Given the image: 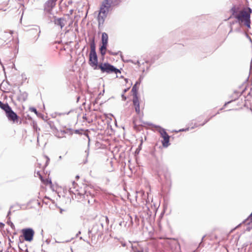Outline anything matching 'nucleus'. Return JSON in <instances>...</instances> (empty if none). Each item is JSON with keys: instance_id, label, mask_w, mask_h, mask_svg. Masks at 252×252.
<instances>
[{"instance_id": "obj_25", "label": "nucleus", "mask_w": 252, "mask_h": 252, "mask_svg": "<svg viewBox=\"0 0 252 252\" xmlns=\"http://www.w3.org/2000/svg\"><path fill=\"white\" fill-rule=\"evenodd\" d=\"M33 111H34V112L36 113V110L35 109H33Z\"/></svg>"}, {"instance_id": "obj_21", "label": "nucleus", "mask_w": 252, "mask_h": 252, "mask_svg": "<svg viewBox=\"0 0 252 252\" xmlns=\"http://www.w3.org/2000/svg\"><path fill=\"white\" fill-rule=\"evenodd\" d=\"M122 99L123 100L125 101L126 100V96L124 94H123L122 95Z\"/></svg>"}, {"instance_id": "obj_17", "label": "nucleus", "mask_w": 252, "mask_h": 252, "mask_svg": "<svg viewBox=\"0 0 252 252\" xmlns=\"http://www.w3.org/2000/svg\"><path fill=\"white\" fill-rule=\"evenodd\" d=\"M96 53L95 52V45L94 40H93L92 42L90 44V53Z\"/></svg>"}, {"instance_id": "obj_20", "label": "nucleus", "mask_w": 252, "mask_h": 252, "mask_svg": "<svg viewBox=\"0 0 252 252\" xmlns=\"http://www.w3.org/2000/svg\"><path fill=\"white\" fill-rule=\"evenodd\" d=\"M107 53L108 54H109L110 55H114V56H116V55H117V53H116V52H112V51H110V50H108L107 51Z\"/></svg>"}, {"instance_id": "obj_2", "label": "nucleus", "mask_w": 252, "mask_h": 252, "mask_svg": "<svg viewBox=\"0 0 252 252\" xmlns=\"http://www.w3.org/2000/svg\"><path fill=\"white\" fill-rule=\"evenodd\" d=\"M98 69H99L101 72L108 74L112 73L117 74L118 73H121L119 69L116 68L113 65L108 63H100Z\"/></svg>"}, {"instance_id": "obj_22", "label": "nucleus", "mask_w": 252, "mask_h": 252, "mask_svg": "<svg viewBox=\"0 0 252 252\" xmlns=\"http://www.w3.org/2000/svg\"><path fill=\"white\" fill-rule=\"evenodd\" d=\"M90 190H92V189L91 188V189H90ZM88 198L89 199V196H92L91 192V190H90V193H88Z\"/></svg>"}, {"instance_id": "obj_4", "label": "nucleus", "mask_w": 252, "mask_h": 252, "mask_svg": "<svg viewBox=\"0 0 252 252\" xmlns=\"http://www.w3.org/2000/svg\"><path fill=\"white\" fill-rule=\"evenodd\" d=\"M109 10L105 9L102 6H100L99 12L97 17V20L98 22V26L99 27L101 25H102L104 24L105 18L107 17V14Z\"/></svg>"}, {"instance_id": "obj_9", "label": "nucleus", "mask_w": 252, "mask_h": 252, "mask_svg": "<svg viewBox=\"0 0 252 252\" xmlns=\"http://www.w3.org/2000/svg\"><path fill=\"white\" fill-rule=\"evenodd\" d=\"M6 115L8 120L12 121L13 123L18 122V116L11 109L6 114Z\"/></svg>"}, {"instance_id": "obj_8", "label": "nucleus", "mask_w": 252, "mask_h": 252, "mask_svg": "<svg viewBox=\"0 0 252 252\" xmlns=\"http://www.w3.org/2000/svg\"><path fill=\"white\" fill-rule=\"evenodd\" d=\"M159 132L160 134V136L163 139V140L161 141L162 146L164 147H167L170 145V136L168 135L167 133L165 131V129H160L159 130Z\"/></svg>"}, {"instance_id": "obj_13", "label": "nucleus", "mask_w": 252, "mask_h": 252, "mask_svg": "<svg viewBox=\"0 0 252 252\" xmlns=\"http://www.w3.org/2000/svg\"><path fill=\"white\" fill-rule=\"evenodd\" d=\"M11 34V33H8L6 32H4L0 35V39L5 42L10 38Z\"/></svg>"}, {"instance_id": "obj_19", "label": "nucleus", "mask_w": 252, "mask_h": 252, "mask_svg": "<svg viewBox=\"0 0 252 252\" xmlns=\"http://www.w3.org/2000/svg\"><path fill=\"white\" fill-rule=\"evenodd\" d=\"M246 221H249L248 223H250L252 222V214L250 215L248 218L246 220Z\"/></svg>"}, {"instance_id": "obj_26", "label": "nucleus", "mask_w": 252, "mask_h": 252, "mask_svg": "<svg viewBox=\"0 0 252 252\" xmlns=\"http://www.w3.org/2000/svg\"><path fill=\"white\" fill-rule=\"evenodd\" d=\"M52 2H56L57 0H50Z\"/></svg>"}, {"instance_id": "obj_16", "label": "nucleus", "mask_w": 252, "mask_h": 252, "mask_svg": "<svg viewBox=\"0 0 252 252\" xmlns=\"http://www.w3.org/2000/svg\"><path fill=\"white\" fill-rule=\"evenodd\" d=\"M107 45H102L99 48V51H100L101 55L102 57V58H104V55H105L106 53L107 52Z\"/></svg>"}, {"instance_id": "obj_24", "label": "nucleus", "mask_w": 252, "mask_h": 252, "mask_svg": "<svg viewBox=\"0 0 252 252\" xmlns=\"http://www.w3.org/2000/svg\"><path fill=\"white\" fill-rule=\"evenodd\" d=\"M209 121V119L207 120H205V122H204V123H203V125L204 124H205V123H207Z\"/></svg>"}, {"instance_id": "obj_7", "label": "nucleus", "mask_w": 252, "mask_h": 252, "mask_svg": "<svg viewBox=\"0 0 252 252\" xmlns=\"http://www.w3.org/2000/svg\"><path fill=\"white\" fill-rule=\"evenodd\" d=\"M22 232L26 241L31 242L32 240L34 232L32 228L23 229Z\"/></svg>"}, {"instance_id": "obj_1", "label": "nucleus", "mask_w": 252, "mask_h": 252, "mask_svg": "<svg viewBox=\"0 0 252 252\" xmlns=\"http://www.w3.org/2000/svg\"><path fill=\"white\" fill-rule=\"evenodd\" d=\"M233 15L236 18L241 26H246L248 29L251 28L250 15L252 10L250 8H245L238 12L235 11V8H232Z\"/></svg>"}, {"instance_id": "obj_11", "label": "nucleus", "mask_w": 252, "mask_h": 252, "mask_svg": "<svg viewBox=\"0 0 252 252\" xmlns=\"http://www.w3.org/2000/svg\"><path fill=\"white\" fill-rule=\"evenodd\" d=\"M55 23L62 28L66 24V20L64 18H58L55 20Z\"/></svg>"}, {"instance_id": "obj_15", "label": "nucleus", "mask_w": 252, "mask_h": 252, "mask_svg": "<svg viewBox=\"0 0 252 252\" xmlns=\"http://www.w3.org/2000/svg\"><path fill=\"white\" fill-rule=\"evenodd\" d=\"M108 35L105 32H103L101 36L102 45H108Z\"/></svg>"}, {"instance_id": "obj_10", "label": "nucleus", "mask_w": 252, "mask_h": 252, "mask_svg": "<svg viewBox=\"0 0 252 252\" xmlns=\"http://www.w3.org/2000/svg\"><path fill=\"white\" fill-rule=\"evenodd\" d=\"M113 2V0H104L101 5V6L105 8L106 9L110 10L111 4Z\"/></svg>"}, {"instance_id": "obj_6", "label": "nucleus", "mask_w": 252, "mask_h": 252, "mask_svg": "<svg viewBox=\"0 0 252 252\" xmlns=\"http://www.w3.org/2000/svg\"><path fill=\"white\" fill-rule=\"evenodd\" d=\"M132 102L136 114L140 115L142 113V110L144 109V105H140V100L138 96L133 97Z\"/></svg>"}, {"instance_id": "obj_5", "label": "nucleus", "mask_w": 252, "mask_h": 252, "mask_svg": "<svg viewBox=\"0 0 252 252\" xmlns=\"http://www.w3.org/2000/svg\"><path fill=\"white\" fill-rule=\"evenodd\" d=\"M89 63L94 69H98L99 64H98V60L96 53H92L89 54Z\"/></svg>"}, {"instance_id": "obj_12", "label": "nucleus", "mask_w": 252, "mask_h": 252, "mask_svg": "<svg viewBox=\"0 0 252 252\" xmlns=\"http://www.w3.org/2000/svg\"><path fill=\"white\" fill-rule=\"evenodd\" d=\"M39 176L40 180L44 185L46 186L49 185L51 188H52L53 185L51 179H49V178L44 179L40 174H39Z\"/></svg>"}, {"instance_id": "obj_3", "label": "nucleus", "mask_w": 252, "mask_h": 252, "mask_svg": "<svg viewBox=\"0 0 252 252\" xmlns=\"http://www.w3.org/2000/svg\"><path fill=\"white\" fill-rule=\"evenodd\" d=\"M90 188L88 186L83 185L79 189L76 190V194L79 196L80 199H84L90 202V199L88 198V193H90Z\"/></svg>"}, {"instance_id": "obj_18", "label": "nucleus", "mask_w": 252, "mask_h": 252, "mask_svg": "<svg viewBox=\"0 0 252 252\" xmlns=\"http://www.w3.org/2000/svg\"><path fill=\"white\" fill-rule=\"evenodd\" d=\"M131 92L133 93V97L137 96V89L136 87V84H135L132 88Z\"/></svg>"}, {"instance_id": "obj_23", "label": "nucleus", "mask_w": 252, "mask_h": 252, "mask_svg": "<svg viewBox=\"0 0 252 252\" xmlns=\"http://www.w3.org/2000/svg\"><path fill=\"white\" fill-rule=\"evenodd\" d=\"M129 89H126L124 90V94H125Z\"/></svg>"}, {"instance_id": "obj_27", "label": "nucleus", "mask_w": 252, "mask_h": 252, "mask_svg": "<svg viewBox=\"0 0 252 252\" xmlns=\"http://www.w3.org/2000/svg\"><path fill=\"white\" fill-rule=\"evenodd\" d=\"M92 230H90V231H89V232H90V233H91V232H92Z\"/></svg>"}, {"instance_id": "obj_14", "label": "nucleus", "mask_w": 252, "mask_h": 252, "mask_svg": "<svg viewBox=\"0 0 252 252\" xmlns=\"http://www.w3.org/2000/svg\"><path fill=\"white\" fill-rule=\"evenodd\" d=\"M0 108L4 110L6 114L11 109L7 103L4 104L0 101Z\"/></svg>"}]
</instances>
